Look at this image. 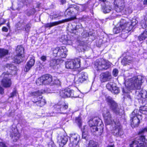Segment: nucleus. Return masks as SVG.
Masks as SVG:
<instances>
[{"label":"nucleus","instance_id":"nucleus-1","mask_svg":"<svg viewBox=\"0 0 147 147\" xmlns=\"http://www.w3.org/2000/svg\"><path fill=\"white\" fill-rule=\"evenodd\" d=\"M144 80V77L140 75L130 79L125 82V86L129 89L136 90L135 96L136 98L141 99L142 104L144 105L146 104L147 102V92L141 89V86Z\"/></svg>","mask_w":147,"mask_h":147},{"label":"nucleus","instance_id":"nucleus-2","mask_svg":"<svg viewBox=\"0 0 147 147\" xmlns=\"http://www.w3.org/2000/svg\"><path fill=\"white\" fill-rule=\"evenodd\" d=\"M44 92V90H41L32 92L30 93V96H34V99L33 101V102L39 106L41 107L46 103V101L45 99L41 96Z\"/></svg>","mask_w":147,"mask_h":147},{"label":"nucleus","instance_id":"nucleus-3","mask_svg":"<svg viewBox=\"0 0 147 147\" xmlns=\"http://www.w3.org/2000/svg\"><path fill=\"white\" fill-rule=\"evenodd\" d=\"M79 8L76 5H71L66 10L67 15L69 16L71 18H69L62 20V21H65V22L69 21L75 19H76L77 15L79 14Z\"/></svg>","mask_w":147,"mask_h":147},{"label":"nucleus","instance_id":"nucleus-4","mask_svg":"<svg viewBox=\"0 0 147 147\" xmlns=\"http://www.w3.org/2000/svg\"><path fill=\"white\" fill-rule=\"evenodd\" d=\"M105 100L110 106V109L113 113L117 115L120 114V108L118 104L110 96H106Z\"/></svg>","mask_w":147,"mask_h":147},{"label":"nucleus","instance_id":"nucleus-5","mask_svg":"<svg viewBox=\"0 0 147 147\" xmlns=\"http://www.w3.org/2000/svg\"><path fill=\"white\" fill-rule=\"evenodd\" d=\"M95 68L97 70L107 69L110 66L107 61L103 58L97 59L95 63Z\"/></svg>","mask_w":147,"mask_h":147},{"label":"nucleus","instance_id":"nucleus-6","mask_svg":"<svg viewBox=\"0 0 147 147\" xmlns=\"http://www.w3.org/2000/svg\"><path fill=\"white\" fill-rule=\"evenodd\" d=\"M67 51L65 47L61 48L57 47L54 48L53 50V55L55 57L64 58L66 56V53Z\"/></svg>","mask_w":147,"mask_h":147},{"label":"nucleus","instance_id":"nucleus-7","mask_svg":"<svg viewBox=\"0 0 147 147\" xmlns=\"http://www.w3.org/2000/svg\"><path fill=\"white\" fill-rule=\"evenodd\" d=\"M52 76L49 74H47L43 75L36 80V84L38 85L50 84L52 82Z\"/></svg>","mask_w":147,"mask_h":147},{"label":"nucleus","instance_id":"nucleus-8","mask_svg":"<svg viewBox=\"0 0 147 147\" xmlns=\"http://www.w3.org/2000/svg\"><path fill=\"white\" fill-rule=\"evenodd\" d=\"M81 59L80 58H76L70 61L66 62L65 67L67 69H75L80 67Z\"/></svg>","mask_w":147,"mask_h":147},{"label":"nucleus","instance_id":"nucleus-9","mask_svg":"<svg viewBox=\"0 0 147 147\" xmlns=\"http://www.w3.org/2000/svg\"><path fill=\"white\" fill-rule=\"evenodd\" d=\"M114 125L113 128V134L117 137L120 136L123 134L122 127L119 121H114Z\"/></svg>","mask_w":147,"mask_h":147},{"label":"nucleus","instance_id":"nucleus-10","mask_svg":"<svg viewBox=\"0 0 147 147\" xmlns=\"http://www.w3.org/2000/svg\"><path fill=\"white\" fill-rule=\"evenodd\" d=\"M60 95L63 98L68 97L76 98L78 96V95L77 94L76 92L69 88L61 90L60 92Z\"/></svg>","mask_w":147,"mask_h":147},{"label":"nucleus","instance_id":"nucleus-11","mask_svg":"<svg viewBox=\"0 0 147 147\" xmlns=\"http://www.w3.org/2000/svg\"><path fill=\"white\" fill-rule=\"evenodd\" d=\"M11 75V74L5 73H3L2 74L1 76L3 78L1 81V84L4 87L8 88L10 87L11 82L9 76Z\"/></svg>","mask_w":147,"mask_h":147},{"label":"nucleus","instance_id":"nucleus-12","mask_svg":"<svg viewBox=\"0 0 147 147\" xmlns=\"http://www.w3.org/2000/svg\"><path fill=\"white\" fill-rule=\"evenodd\" d=\"M103 116L105 120L106 123L107 125H110L114 123V120L111 116L109 110L107 109H104L103 111Z\"/></svg>","mask_w":147,"mask_h":147},{"label":"nucleus","instance_id":"nucleus-13","mask_svg":"<svg viewBox=\"0 0 147 147\" xmlns=\"http://www.w3.org/2000/svg\"><path fill=\"white\" fill-rule=\"evenodd\" d=\"M115 10L117 12H121L125 7L124 0H114L113 2Z\"/></svg>","mask_w":147,"mask_h":147},{"label":"nucleus","instance_id":"nucleus-14","mask_svg":"<svg viewBox=\"0 0 147 147\" xmlns=\"http://www.w3.org/2000/svg\"><path fill=\"white\" fill-rule=\"evenodd\" d=\"M137 110H134L130 115V117L131 118L130 121L131 122V124L132 127H138L140 123V120L138 117L136 116Z\"/></svg>","mask_w":147,"mask_h":147},{"label":"nucleus","instance_id":"nucleus-15","mask_svg":"<svg viewBox=\"0 0 147 147\" xmlns=\"http://www.w3.org/2000/svg\"><path fill=\"white\" fill-rule=\"evenodd\" d=\"M107 88L112 93L117 94L119 92V90L116 86V84L113 82H109L106 85Z\"/></svg>","mask_w":147,"mask_h":147},{"label":"nucleus","instance_id":"nucleus-16","mask_svg":"<svg viewBox=\"0 0 147 147\" xmlns=\"http://www.w3.org/2000/svg\"><path fill=\"white\" fill-rule=\"evenodd\" d=\"M68 106L65 103L63 104L57 105H55L54 111L55 113L63 114L64 111L68 108Z\"/></svg>","mask_w":147,"mask_h":147},{"label":"nucleus","instance_id":"nucleus-17","mask_svg":"<svg viewBox=\"0 0 147 147\" xmlns=\"http://www.w3.org/2000/svg\"><path fill=\"white\" fill-rule=\"evenodd\" d=\"M111 74L108 72L102 73L100 75V79L102 82L109 81L111 78Z\"/></svg>","mask_w":147,"mask_h":147},{"label":"nucleus","instance_id":"nucleus-18","mask_svg":"<svg viewBox=\"0 0 147 147\" xmlns=\"http://www.w3.org/2000/svg\"><path fill=\"white\" fill-rule=\"evenodd\" d=\"M79 136L76 134H72L70 136L69 139L70 142V144H72V145L76 146L79 141Z\"/></svg>","mask_w":147,"mask_h":147},{"label":"nucleus","instance_id":"nucleus-19","mask_svg":"<svg viewBox=\"0 0 147 147\" xmlns=\"http://www.w3.org/2000/svg\"><path fill=\"white\" fill-rule=\"evenodd\" d=\"M112 9V7L109 3L107 2L102 7V10L105 13H109Z\"/></svg>","mask_w":147,"mask_h":147},{"label":"nucleus","instance_id":"nucleus-20","mask_svg":"<svg viewBox=\"0 0 147 147\" xmlns=\"http://www.w3.org/2000/svg\"><path fill=\"white\" fill-rule=\"evenodd\" d=\"M35 60L34 59H31L26 63L25 66L24 71L25 72L28 71L34 65Z\"/></svg>","mask_w":147,"mask_h":147},{"label":"nucleus","instance_id":"nucleus-21","mask_svg":"<svg viewBox=\"0 0 147 147\" xmlns=\"http://www.w3.org/2000/svg\"><path fill=\"white\" fill-rule=\"evenodd\" d=\"M126 24H124L123 25L121 24L120 22L119 26L118 27L114 28L113 30V32L114 34H117L120 32L123 31L125 26Z\"/></svg>","mask_w":147,"mask_h":147},{"label":"nucleus","instance_id":"nucleus-22","mask_svg":"<svg viewBox=\"0 0 147 147\" xmlns=\"http://www.w3.org/2000/svg\"><path fill=\"white\" fill-rule=\"evenodd\" d=\"M129 22L127 23L128 25H129V26L126 27L125 28L127 31H131L133 28L138 23V21L136 19H134L131 21V22Z\"/></svg>","mask_w":147,"mask_h":147},{"label":"nucleus","instance_id":"nucleus-23","mask_svg":"<svg viewBox=\"0 0 147 147\" xmlns=\"http://www.w3.org/2000/svg\"><path fill=\"white\" fill-rule=\"evenodd\" d=\"M99 120L100 119L97 117H95L92 119H90L88 121L89 126H92L94 125L98 126V125H100V124H99Z\"/></svg>","mask_w":147,"mask_h":147},{"label":"nucleus","instance_id":"nucleus-24","mask_svg":"<svg viewBox=\"0 0 147 147\" xmlns=\"http://www.w3.org/2000/svg\"><path fill=\"white\" fill-rule=\"evenodd\" d=\"M79 78L78 81L81 83H82L85 80H86L88 78V75L87 74L84 72H81L80 74Z\"/></svg>","mask_w":147,"mask_h":147},{"label":"nucleus","instance_id":"nucleus-25","mask_svg":"<svg viewBox=\"0 0 147 147\" xmlns=\"http://www.w3.org/2000/svg\"><path fill=\"white\" fill-rule=\"evenodd\" d=\"M133 62L131 58L129 57H124L121 61V63L124 66L127 65H129Z\"/></svg>","mask_w":147,"mask_h":147},{"label":"nucleus","instance_id":"nucleus-26","mask_svg":"<svg viewBox=\"0 0 147 147\" xmlns=\"http://www.w3.org/2000/svg\"><path fill=\"white\" fill-rule=\"evenodd\" d=\"M64 22H65V21L60 20L53 22L47 23L45 24V26L47 28L51 27Z\"/></svg>","mask_w":147,"mask_h":147},{"label":"nucleus","instance_id":"nucleus-27","mask_svg":"<svg viewBox=\"0 0 147 147\" xmlns=\"http://www.w3.org/2000/svg\"><path fill=\"white\" fill-rule=\"evenodd\" d=\"M24 49L22 45L18 46L16 49L17 55H24Z\"/></svg>","mask_w":147,"mask_h":147},{"label":"nucleus","instance_id":"nucleus-28","mask_svg":"<svg viewBox=\"0 0 147 147\" xmlns=\"http://www.w3.org/2000/svg\"><path fill=\"white\" fill-rule=\"evenodd\" d=\"M10 135L12 136V138H15L16 140L19 139V134L16 128H13V129H12Z\"/></svg>","mask_w":147,"mask_h":147},{"label":"nucleus","instance_id":"nucleus-29","mask_svg":"<svg viewBox=\"0 0 147 147\" xmlns=\"http://www.w3.org/2000/svg\"><path fill=\"white\" fill-rule=\"evenodd\" d=\"M24 55H17L14 57L13 61L16 64H19L22 61V58Z\"/></svg>","mask_w":147,"mask_h":147},{"label":"nucleus","instance_id":"nucleus-30","mask_svg":"<svg viewBox=\"0 0 147 147\" xmlns=\"http://www.w3.org/2000/svg\"><path fill=\"white\" fill-rule=\"evenodd\" d=\"M147 38V29L144 30L143 33L138 36V38L140 41H142L145 40Z\"/></svg>","mask_w":147,"mask_h":147},{"label":"nucleus","instance_id":"nucleus-31","mask_svg":"<svg viewBox=\"0 0 147 147\" xmlns=\"http://www.w3.org/2000/svg\"><path fill=\"white\" fill-rule=\"evenodd\" d=\"M130 147H144V146L143 143H139L136 141H135L130 145Z\"/></svg>","mask_w":147,"mask_h":147},{"label":"nucleus","instance_id":"nucleus-32","mask_svg":"<svg viewBox=\"0 0 147 147\" xmlns=\"http://www.w3.org/2000/svg\"><path fill=\"white\" fill-rule=\"evenodd\" d=\"M8 51L7 50L4 49H0V57L3 58L8 54Z\"/></svg>","mask_w":147,"mask_h":147},{"label":"nucleus","instance_id":"nucleus-33","mask_svg":"<svg viewBox=\"0 0 147 147\" xmlns=\"http://www.w3.org/2000/svg\"><path fill=\"white\" fill-rule=\"evenodd\" d=\"M59 60L57 59H52L50 61V66L54 67L59 64Z\"/></svg>","mask_w":147,"mask_h":147},{"label":"nucleus","instance_id":"nucleus-34","mask_svg":"<svg viewBox=\"0 0 147 147\" xmlns=\"http://www.w3.org/2000/svg\"><path fill=\"white\" fill-rule=\"evenodd\" d=\"M28 3L27 0H20L18 1V4L19 8L22 7L24 5H27Z\"/></svg>","mask_w":147,"mask_h":147},{"label":"nucleus","instance_id":"nucleus-35","mask_svg":"<svg viewBox=\"0 0 147 147\" xmlns=\"http://www.w3.org/2000/svg\"><path fill=\"white\" fill-rule=\"evenodd\" d=\"M61 144L63 145L66 144L68 141V137L67 136H62L61 138Z\"/></svg>","mask_w":147,"mask_h":147},{"label":"nucleus","instance_id":"nucleus-36","mask_svg":"<svg viewBox=\"0 0 147 147\" xmlns=\"http://www.w3.org/2000/svg\"><path fill=\"white\" fill-rule=\"evenodd\" d=\"M141 24L143 28H146L147 26V13L144 18V21H142Z\"/></svg>","mask_w":147,"mask_h":147},{"label":"nucleus","instance_id":"nucleus-37","mask_svg":"<svg viewBox=\"0 0 147 147\" xmlns=\"http://www.w3.org/2000/svg\"><path fill=\"white\" fill-rule=\"evenodd\" d=\"M80 26H81V25H76V26H74V27H73V25H72L71 27L70 28V29L71 31H70L71 33H74L75 32H74V30H77L80 28Z\"/></svg>","mask_w":147,"mask_h":147},{"label":"nucleus","instance_id":"nucleus-38","mask_svg":"<svg viewBox=\"0 0 147 147\" xmlns=\"http://www.w3.org/2000/svg\"><path fill=\"white\" fill-rule=\"evenodd\" d=\"M31 24L29 22L27 23L24 26L25 30L26 32H29L31 28Z\"/></svg>","mask_w":147,"mask_h":147},{"label":"nucleus","instance_id":"nucleus-39","mask_svg":"<svg viewBox=\"0 0 147 147\" xmlns=\"http://www.w3.org/2000/svg\"><path fill=\"white\" fill-rule=\"evenodd\" d=\"M120 22L121 24H123V25L124 24H126V25L125 26L123 30H124L125 31H126L128 32H129V31H130L127 30L125 28L126 27H128L129 26V25H128L127 23H130L129 22H127L124 20H121Z\"/></svg>","mask_w":147,"mask_h":147},{"label":"nucleus","instance_id":"nucleus-40","mask_svg":"<svg viewBox=\"0 0 147 147\" xmlns=\"http://www.w3.org/2000/svg\"><path fill=\"white\" fill-rule=\"evenodd\" d=\"M86 127V126L84 127V129L82 132V137L83 138L86 139V137L87 136L88 134V133L87 131H86L85 128Z\"/></svg>","mask_w":147,"mask_h":147},{"label":"nucleus","instance_id":"nucleus-41","mask_svg":"<svg viewBox=\"0 0 147 147\" xmlns=\"http://www.w3.org/2000/svg\"><path fill=\"white\" fill-rule=\"evenodd\" d=\"M35 12V10L34 9H32L27 11L26 14L29 16L34 13Z\"/></svg>","mask_w":147,"mask_h":147},{"label":"nucleus","instance_id":"nucleus-42","mask_svg":"<svg viewBox=\"0 0 147 147\" xmlns=\"http://www.w3.org/2000/svg\"><path fill=\"white\" fill-rule=\"evenodd\" d=\"M88 147H97V146L94 141L90 140L89 142Z\"/></svg>","mask_w":147,"mask_h":147},{"label":"nucleus","instance_id":"nucleus-43","mask_svg":"<svg viewBox=\"0 0 147 147\" xmlns=\"http://www.w3.org/2000/svg\"><path fill=\"white\" fill-rule=\"evenodd\" d=\"M128 32L125 31L124 30H123L121 34V37L123 39L126 38L128 36Z\"/></svg>","mask_w":147,"mask_h":147},{"label":"nucleus","instance_id":"nucleus-44","mask_svg":"<svg viewBox=\"0 0 147 147\" xmlns=\"http://www.w3.org/2000/svg\"><path fill=\"white\" fill-rule=\"evenodd\" d=\"M97 125H93V126H90V130L92 132H95L98 130V128L96 126Z\"/></svg>","mask_w":147,"mask_h":147},{"label":"nucleus","instance_id":"nucleus-45","mask_svg":"<svg viewBox=\"0 0 147 147\" xmlns=\"http://www.w3.org/2000/svg\"><path fill=\"white\" fill-rule=\"evenodd\" d=\"M76 122L78 123L79 127H80L81 125L82 122L81 118L80 117H78L76 118Z\"/></svg>","mask_w":147,"mask_h":147},{"label":"nucleus","instance_id":"nucleus-46","mask_svg":"<svg viewBox=\"0 0 147 147\" xmlns=\"http://www.w3.org/2000/svg\"><path fill=\"white\" fill-rule=\"evenodd\" d=\"M5 67L10 69L13 70L15 68L14 66L11 64H7L5 65Z\"/></svg>","mask_w":147,"mask_h":147},{"label":"nucleus","instance_id":"nucleus-47","mask_svg":"<svg viewBox=\"0 0 147 147\" xmlns=\"http://www.w3.org/2000/svg\"><path fill=\"white\" fill-rule=\"evenodd\" d=\"M60 16V15L59 14H54L53 15H50V18L52 20H53Z\"/></svg>","mask_w":147,"mask_h":147},{"label":"nucleus","instance_id":"nucleus-48","mask_svg":"<svg viewBox=\"0 0 147 147\" xmlns=\"http://www.w3.org/2000/svg\"><path fill=\"white\" fill-rule=\"evenodd\" d=\"M125 100H128L129 102H131L132 100L131 96L128 94H127L125 96Z\"/></svg>","mask_w":147,"mask_h":147},{"label":"nucleus","instance_id":"nucleus-49","mask_svg":"<svg viewBox=\"0 0 147 147\" xmlns=\"http://www.w3.org/2000/svg\"><path fill=\"white\" fill-rule=\"evenodd\" d=\"M118 71L117 69H114L112 73L113 75L115 77H116L117 76L118 73Z\"/></svg>","mask_w":147,"mask_h":147},{"label":"nucleus","instance_id":"nucleus-50","mask_svg":"<svg viewBox=\"0 0 147 147\" xmlns=\"http://www.w3.org/2000/svg\"><path fill=\"white\" fill-rule=\"evenodd\" d=\"M78 19L82 21H86L87 20L86 16H84L82 17L79 18Z\"/></svg>","mask_w":147,"mask_h":147},{"label":"nucleus","instance_id":"nucleus-51","mask_svg":"<svg viewBox=\"0 0 147 147\" xmlns=\"http://www.w3.org/2000/svg\"><path fill=\"white\" fill-rule=\"evenodd\" d=\"M40 59L42 61L45 62L47 60V57L45 55H43L40 57Z\"/></svg>","mask_w":147,"mask_h":147},{"label":"nucleus","instance_id":"nucleus-52","mask_svg":"<svg viewBox=\"0 0 147 147\" xmlns=\"http://www.w3.org/2000/svg\"><path fill=\"white\" fill-rule=\"evenodd\" d=\"M16 90H14L11 93V97H13L15 95H16Z\"/></svg>","mask_w":147,"mask_h":147},{"label":"nucleus","instance_id":"nucleus-53","mask_svg":"<svg viewBox=\"0 0 147 147\" xmlns=\"http://www.w3.org/2000/svg\"><path fill=\"white\" fill-rule=\"evenodd\" d=\"M8 30V28L5 27L3 26L2 28V30L3 32H7Z\"/></svg>","mask_w":147,"mask_h":147},{"label":"nucleus","instance_id":"nucleus-54","mask_svg":"<svg viewBox=\"0 0 147 147\" xmlns=\"http://www.w3.org/2000/svg\"><path fill=\"white\" fill-rule=\"evenodd\" d=\"M0 147H7V146L3 142H0Z\"/></svg>","mask_w":147,"mask_h":147},{"label":"nucleus","instance_id":"nucleus-55","mask_svg":"<svg viewBox=\"0 0 147 147\" xmlns=\"http://www.w3.org/2000/svg\"><path fill=\"white\" fill-rule=\"evenodd\" d=\"M3 89L0 86V94H2L4 93Z\"/></svg>","mask_w":147,"mask_h":147},{"label":"nucleus","instance_id":"nucleus-56","mask_svg":"<svg viewBox=\"0 0 147 147\" xmlns=\"http://www.w3.org/2000/svg\"><path fill=\"white\" fill-rule=\"evenodd\" d=\"M146 107L144 106L141 108V109L143 111H147V109H146Z\"/></svg>","mask_w":147,"mask_h":147},{"label":"nucleus","instance_id":"nucleus-57","mask_svg":"<svg viewBox=\"0 0 147 147\" xmlns=\"http://www.w3.org/2000/svg\"><path fill=\"white\" fill-rule=\"evenodd\" d=\"M60 1L61 3L63 4L65 3L66 1L65 0H60Z\"/></svg>","mask_w":147,"mask_h":147},{"label":"nucleus","instance_id":"nucleus-58","mask_svg":"<svg viewBox=\"0 0 147 147\" xmlns=\"http://www.w3.org/2000/svg\"><path fill=\"white\" fill-rule=\"evenodd\" d=\"M143 4L144 5L147 4V0H144L143 2Z\"/></svg>","mask_w":147,"mask_h":147},{"label":"nucleus","instance_id":"nucleus-59","mask_svg":"<svg viewBox=\"0 0 147 147\" xmlns=\"http://www.w3.org/2000/svg\"><path fill=\"white\" fill-rule=\"evenodd\" d=\"M5 22H6L5 21H4V22H3L0 23V26H1V25L4 24V23H5Z\"/></svg>","mask_w":147,"mask_h":147},{"label":"nucleus","instance_id":"nucleus-60","mask_svg":"<svg viewBox=\"0 0 147 147\" xmlns=\"http://www.w3.org/2000/svg\"><path fill=\"white\" fill-rule=\"evenodd\" d=\"M100 1H101L102 2H105L106 0H98Z\"/></svg>","mask_w":147,"mask_h":147},{"label":"nucleus","instance_id":"nucleus-61","mask_svg":"<svg viewBox=\"0 0 147 147\" xmlns=\"http://www.w3.org/2000/svg\"><path fill=\"white\" fill-rule=\"evenodd\" d=\"M7 26L8 27H9V22L7 24Z\"/></svg>","mask_w":147,"mask_h":147},{"label":"nucleus","instance_id":"nucleus-62","mask_svg":"<svg viewBox=\"0 0 147 147\" xmlns=\"http://www.w3.org/2000/svg\"><path fill=\"white\" fill-rule=\"evenodd\" d=\"M107 147H113V146H108Z\"/></svg>","mask_w":147,"mask_h":147},{"label":"nucleus","instance_id":"nucleus-63","mask_svg":"<svg viewBox=\"0 0 147 147\" xmlns=\"http://www.w3.org/2000/svg\"><path fill=\"white\" fill-rule=\"evenodd\" d=\"M145 138H144V136H143L142 137V140H143V139H144Z\"/></svg>","mask_w":147,"mask_h":147},{"label":"nucleus","instance_id":"nucleus-64","mask_svg":"<svg viewBox=\"0 0 147 147\" xmlns=\"http://www.w3.org/2000/svg\"><path fill=\"white\" fill-rule=\"evenodd\" d=\"M146 43L147 44V40L146 41Z\"/></svg>","mask_w":147,"mask_h":147}]
</instances>
